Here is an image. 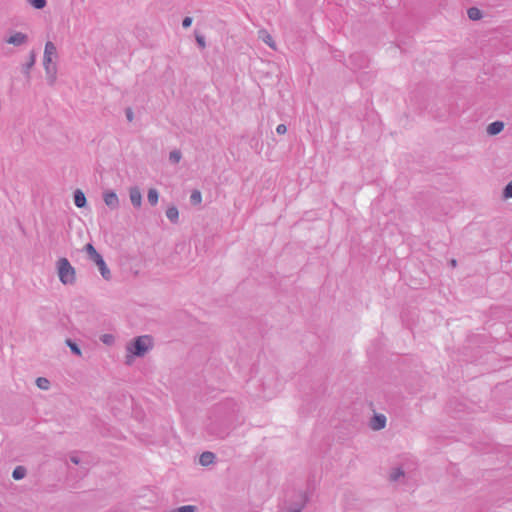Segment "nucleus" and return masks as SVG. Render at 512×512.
<instances>
[{
  "mask_svg": "<svg viewBox=\"0 0 512 512\" xmlns=\"http://www.w3.org/2000/svg\"><path fill=\"white\" fill-rule=\"evenodd\" d=\"M153 348V338L142 335L134 338L126 345V363L131 364L133 357H143Z\"/></svg>",
  "mask_w": 512,
  "mask_h": 512,
  "instance_id": "1",
  "label": "nucleus"
},
{
  "mask_svg": "<svg viewBox=\"0 0 512 512\" xmlns=\"http://www.w3.org/2000/svg\"><path fill=\"white\" fill-rule=\"evenodd\" d=\"M56 270L59 281L63 285H74L76 282V270L69 260L61 257L56 261Z\"/></svg>",
  "mask_w": 512,
  "mask_h": 512,
  "instance_id": "2",
  "label": "nucleus"
},
{
  "mask_svg": "<svg viewBox=\"0 0 512 512\" xmlns=\"http://www.w3.org/2000/svg\"><path fill=\"white\" fill-rule=\"evenodd\" d=\"M5 43L13 45L15 47L25 46L29 42L27 34L19 31H13L8 37L5 38Z\"/></svg>",
  "mask_w": 512,
  "mask_h": 512,
  "instance_id": "3",
  "label": "nucleus"
},
{
  "mask_svg": "<svg viewBox=\"0 0 512 512\" xmlns=\"http://www.w3.org/2000/svg\"><path fill=\"white\" fill-rule=\"evenodd\" d=\"M90 261H92L93 263H95V265L98 267L99 269V272L101 274V276L109 281L112 277L111 275V271L110 269L107 267L103 257L98 254L97 256H95L94 258H92Z\"/></svg>",
  "mask_w": 512,
  "mask_h": 512,
  "instance_id": "4",
  "label": "nucleus"
},
{
  "mask_svg": "<svg viewBox=\"0 0 512 512\" xmlns=\"http://www.w3.org/2000/svg\"><path fill=\"white\" fill-rule=\"evenodd\" d=\"M103 201L111 210H116L120 206V201L114 191L107 190L103 193Z\"/></svg>",
  "mask_w": 512,
  "mask_h": 512,
  "instance_id": "5",
  "label": "nucleus"
},
{
  "mask_svg": "<svg viewBox=\"0 0 512 512\" xmlns=\"http://www.w3.org/2000/svg\"><path fill=\"white\" fill-rule=\"evenodd\" d=\"M57 57V48L51 41H47L44 48L43 64L53 63V58Z\"/></svg>",
  "mask_w": 512,
  "mask_h": 512,
  "instance_id": "6",
  "label": "nucleus"
},
{
  "mask_svg": "<svg viewBox=\"0 0 512 512\" xmlns=\"http://www.w3.org/2000/svg\"><path fill=\"white\" fill-rule=\"evenodd\" d=\"M47 83L53 86L57 79V66L55 63L43 64Z\"/></svg>",
  "mask_w": 512,
  "mask_h": 512,
  "instance_id": "7",
  "label": "nucleus"
},
{
  "mask_svg": "<svg viewBox=\"0 0 512 512\" xmlns=\"http://www.w3.org/2000/svg\"><path fill=\"white\" fill-rule=\"evenodd\" d=\"M129 198L131 201V204L135 208H140L142 205V194L137 186H133L129 188Z\"/></svg>",
  "mask_w": 512,
  "mask_h": 512,
  "instance_id": "8",
  "label": "nucleus"
},
{
  "mask_svg": "<svg viewBox=\"0 0 512 512\" xmlns=\"http://www.w3.org/2000/svg\"><path fill=\"white\" fill-rule=\"evenodd\" d=\"M386 417L383 414H375L370 420V428L374 431H379L386 426Z\"/></svg>",
  "mask_w": 512,
  "mask_h": 512,
  "instance_id": "9",
  "label": "nucleus"
},
{
  "mask_svg": "<svg viewBox=\"0 0 512 512\" xmlns=\"http://www.w3.org/2000/svg\"><path fill=\"white\" fill-rule=\"evenodd\" d=\"M301 500L298 503L293 504L291 507H289L286 511H280V512H302L304 507L306 506L308 502V497L306 494H302Z\"/></svg>",
  "mask_w": 512,
  "mask_h": 512,
  "instance_id": "10",
  "label": "nucleus"
},
{
  "mask_svg": "<svg viewBox=\"0 0 512 512\" xmlns=\"http://www.w3.org/2000/svg\"><path fill=\"white\" fill-rule=\"evenodd\" d=\"M36 62V53L35 51H31L29 54V60L22 66V73L26 76H30V70L35 65Z\"/></svg>",
  "mask_w": 512,
  "mask_h": 512,
  "instance_id": "11",
  "label": "nucleus"
},
{
  "mask_svg": "<svg viewBox=\"0 0 512 512\" xmlns=\"http://www.w3.org/2000/svg\"><path fill=\"white\" fill-rule=\"evenodd\" d=\"M504 129V123L502 121H494L487 126V133L489 135H497Z\"/></svg>",
  "mask_w": 512,
  "mask_h": 512,
  "instance_id": "12",
  "label": "nucleus"
},
{
  "mask_svg": "<svg viewBox=\"0 0 512 512\" xmlns=\"http://www.w3.org/2000/svg\"><path fill=\"white\" fill-rule=\"evenodd\" d=\"M215 454L210 452V451H206V452H203L200 457H199V463L202 465V466H209L211 465L212 463H214L215 461Z\"/></svg>",
  "mask_w": 512,
  "mask_h": 512,
  "instance_id": "13",
  "label": "nucleus"
},
{
  "mask_svg": "<svg viewBox=\"0 0 512 512\" xmlns=\"http://www.w3.org/2000/svg\"><path fill=\"white\" fill-rule=\"evenodd\" d=\"M86 203H87V200H86L85 194L80 189H77L74 192V204L78 208H83L86 206Z\"/></svg>",
  "mask_w": 512,
  "mask_h": 512,
  "instance_id": "14",
  "label": "nucleus"
},
{
  "mask_svg": "<svg viewBox=\"0 0 512 512\" xmlns=\"http://www.w3.org/2000/svg\"><path fill=\"white\" fill-rule=\"evenodd\" d=\"M166 217L172 222L177 223L179 219V211L177 207L171 206L166 210Z\"/></svg>",
  "mask_w": 512,
  "mask_h": 512,
  "instance_id": "15",
  "label": "nucleus"
},
{
  "mask_svg": "<svg viewBox=\"0 0 512 512\" xmlns=\"http://www.w3.org/2000/svg\"><path fill=\"white\" fill-rule=\"evenodd\" d=\"M259 38L263 40L269 47L275 49V42L272 36L266 30L259 31Z\"/></svg>",
  "mask_w": 512,
  "mask_h": 512,
  "instance_id": "16",
  "label": "nucleus"
},
{
  "mask_svg": "<svg viewBox=\"0 0 512 512\" xmlns=\"http://www.w3.org/2000/svg\"><path fill=\"white\" fill-rule=\"evenodd\" d=\"M147 200H148V202H149V204H150L151 206H155V205H157L158 200H159V193H158L157 189H155V188H150V189L148 190Z\"/></svg>",
  "mask_w": 512,
  "mask_h": 512,
  "instance_id": "17",
  "label": "nucleus"
},
{
  "mask_svg": "<svg viewBox=\"0 0 512 512\" xmlns=\"http://www.w3.org/2000/svg\"><path fill=\"white\" fill-rule=\"evenodd\" d=\"M27 470L24 466H17L12 472V477L15 480H21L26 476Z\"/></svg>",
  "mask_w": 512,
  "mask_h": 512,
  "instance_id": "18",
  "label": "nucleus"
},
{
  "mask_svg": "<svg viewBox=\"0 0 512 512\" xmlns=\"http://www.w3.org/2000/svg\"><path fill=\"white\" fill-rule=\"evenodd\" d=\"M468 17L471 20H479L482 18V12L476 7H471L467 11Z\"/></svg>",
  "mask_w": 512,
  "mask_h": 512,
  "instance_id": "19",
  "label": "nucleus"
},
{
  "mask_svg": "<svg viewBox=\"0 0 512 512\" xmlns=\"http://www.w3.org/2000/svg\"><path fill=\"white\" fill-rule=\"evenodd\" d=\"M83 250L87 254V257L89 260H91L92 258H94L95 256H97L99 254L97 252V250L95 249V247L93 246V244H91V243H87L84 246Z\"/></svg>",
  "mask_w": 512,
  "mask_h": 512,
  "instance_id": "20",
  "label": "nucleus"
},
{
  "mask_svg": "<svg viewBox=\"0 0 512 512\" xmlns=\"http://www.w3.org/2000/svg\"><path fill=\"white\" fill-rule=\"evenodd\" d=\"M390 480L391 481H398L401 477H404V471L400 467L393 468L390 473Z\"/></svg>",
  "mask_w": 512,
  "mask_h": 512,
  "instance_id": "21",
  "label": "nucleus"
},
{
  "mask_svg": "<svg viewBox=\"0 0 512 512\" xmlns=\"http://www.w3.org/2000/svg\"><path fill=\"white\" fill-rule=\"evenodd\" d=\"M182 158V154L180 152V150H173L169 153V161L172 163V164H177L180 162Z\"/></svg>",
  "mask_w": 512,
  "mask_h": 512,
  "instance_id": "22",
  "label": "nucleus"
},
{
  "mask_svg": "<svg viewBox=\"0 0 512 512\" xmlns=\"http://www.w3.org/2000/svg\"><path fill=\"white\" fill-rule=\"evenodd\" d=\"M66 344L70 348V350L73 354H75L77 356H81V354H82L81 349L74 341H72L71 339H67Z\"/></svg>",
  "mask_w": 512,
  "mask_h": 512,
  "instance_id": "23",
  "label": "nucleus"
},
{
  "mask_svg": "<svg viewBox=\"0 0 512 512\" xmlns=\"http://www.w3.org/2000/svg\"><path fill=\"white\" fill-rule=\"evenodd\" d=\"M36 385L42 390H48L50 387V381L44 377H38L36 379Z\"/></svg>",
  "mask_w": 512,
  "mask_h": 512,
  "instance_id": "24",
  "label": "nucleus"
},
{
  "mask_svg": "<svg viewBox=\"0 0 512 512\" xmlns=\"http://www.w3.org/2000/svg\"><path fill=\"white\" fill-rule=\"evenodd\" d=\"M190 201H191V203H192V204H194V205L200 204V203H201V201H202V196H201L200 191H198V190H194V191L191 193Z\"/></svg>",
  "mask_w": 512,
  "mask_h": 512,
  "instance_id": "25",
  "label": "nucleus"
},
{
  "mask_svg": "<svg viewBox=\"0 0 512 512\" xmlns=\"http://www.w3.org/2000/svg\"><path fill=\"white\" fill-rule=\"evenodd\" d=\"M27 1L31 6H33L35 9H39V10L43 9L47 4L46 0H27Z\"/></svg>",
  "mask_w": 512,
  "mask_h": 512,
  "instance_id": "26",
  "label": "nucleus"
},
{
  "mask_svg": "<svg viewBox=\"0 0 512 512\" xmlns=\"http://www.w3.org/2000/svg\"><path fill=\"white\" fill-rule=\"evenodd\" d=\"M100 340L106 344V345H112L114 344L115 342V338L112 334H103L101 337H100Z\"/></svg>",
  "mask_w": 512,
  "mask_h": 512,
  "instance_id": "27",
  "label": "nucleus"
},
{
  "mask_svg": "<svg viewBox=\"0 0 512 512\" xmlns=\"http://www.w3.org/2000/svg\"><path fill=\"white\" fill-rule=\"evenodd\" d=\"M503 198L509 199L512 198V180L505 186L503 190Z\"/></svg>",
  "mask_w": 512,
  "mask_h": 512,
  "instance_id": "28",
  "label": "nucleus"
},
{
  "mask_svg": "<svg viewBox=\"0 0 512 512\" xmlns=\"http://www.w3.org/2000/svg\"><path fill=\"white\" fill-rule=\"evenodd\" d=\"M196 42L201 48L206 47L205 38L202 35H196Z\"/></svg>",
  "mask_w": 512,
  "mask_h": 512,
  "instance_id": "29",
  "label": "nucleus"
},
{
  "mask_svg": "<svg viewBox=\"0 0 512 512\" xmlns=\"http://www.w3.org/2000/svg\"><path fill=\"white\" fill-rule=\"evenodd\" d=\"M192 21L193 20L191 17H189V16L185 17L182 21L183 28H185V29L189 28L192 24Z\"/></svg>",
  "mask_w": 512,
  "mask_h": 512,
  "instance_id": "30",
  "label": "nucleus"
},
{
  "mask_svg": "<svg viewBox=\"0 0 512 512\" xmlns=\"http://www.w3.org/2000/svg\"><path fill=\"white\" fill-rule=\"evenodd\" d=\"M276 132L280 135L282 134H285L287 132V127L286 125L284 124H279L277 127H276Z\"/></svg>",
  "mask_w": 512,
  "mask_h": 512,
  "instance_id": "31",
  "label": "nucleus"
},
{
  "mask_svg": "<svg viewBox=\"0 0 512 512\" xmlns=\"http://www.w3.org/2000/svg\"><path fill=\"white\" fill-rule=\"evenodd\" d=\"M125 114H126V118L129 122H132L133 121V118H134V114H133V111L131 108H127L126 111H125Z\"/></svg>",
  "mask_w": 512,
  "mask_h": 512,
  "instance_id": "32",
  "label": "nucleus"
},
{
  "mask_svg": "<svg viewBox=\"0 0 512 512\" xmlns=\"http://www.w3.org/2000/svg\"><path fill=\"white\" fill-rule=\"evenodd\" d=\"M70 461L74 464H79V462H80L79 458L74 455L70 457Z\"/></svg>",
  "mask_w": 512,
  "mask_h": 512,
  "instance_id": "33",
  "label": "nucleus"
},
{
  "mask_svg": "<svg viewBox=\"0 0 512 512\" xmlns=\"http://www.w3.org/2000/svg\"><path fill=\"white\" fill-rule=\"evenodd\" d=\"M450 264H451V266H452V267H456L457 262H456V260H455V259H452V260L450 261Z\"/></svg>",
  "mask_w": 512,
  "mask_h": 512,
  "instance_id": "34",
  "label": "nucleus"
}]
</instances>
